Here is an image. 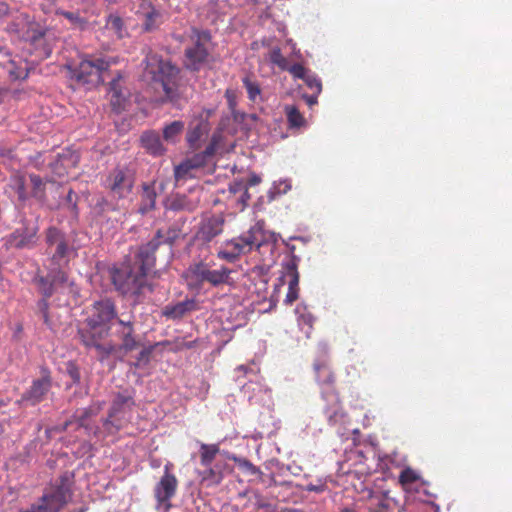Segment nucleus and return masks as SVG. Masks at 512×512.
<instances>
[{
  "mask_svg": "<svg viewBox=\"0 0 512 512\" xmlns=\"http://www.w3.org/2000/svg\"><path fill=\"white\" fill-rule=\"evenodd\" d=\"M114 334L120 341L119 346L115 345L116 350L114 352L119 350L128 353L141 346V341L135 334L134 325L131 321L117 319Z\"/></svg>",
  "mask_w": 512,
  "mask_h": 512,
  "instance_id": "dca6fc26",
  "label": "nucleus"
},
{
  "mask_svg": "<svg viewBox=\"0 0 512 512\" xmlns=\"http://www.w3.org/2000/svg\"><path fill=\"white\" fill-rule=\"evenodd\" d=\"M260 182V178L258 176H253L249 179V185H256Z\"/></svg>",
  "mask_w": 512,
  "mask_h": 512,
  "instance_id": "680f3d73",
  "label": "nucleus"
},
{
  "mask_svg": "<svg viewBox=\"0 0 512 512\" xmlns=\"http://www.w3.org/2000/svg\"><path fill=\"white\" fill-rule=\"evenodd\" d=\"M38 25L31 21L27 14L19 13L7 24L6 31L13 37L26 42Z\"/></svg>",
  "mask_w": 512,
  "mask_h": 512,
  "instance_id": "6ab92c4d",
  "label": "nucleus"
},
{
  "mask_svg": "<svg viewBox=\"0 0 512 512\" xmlns=\"http://www.w3.org/2000/svg\"><path fill=\"white\" fill-rule=\"evenodd\" d=\"M305 84L308 86L310 90H312L315 94H320L322 91V83L321 80L314 74L308 73L307 76L303 79Z\"/></svg>",
  "mask_w": 512,
  "mask_h": 512,
  "instance_id": "a18cd8bd",
  "label": "nucleus"
},
{
  "mask_svg": "<svg viewBox=\"0 0 512 512\" xmlns=\"http://www.w3.org/2000/svg\"><path fill=\"white\" fill-rule=\"evenodd\" d=\"M269 60L271 63L277 65L280 69H282V70L287 69L288 61L283 56L280 48L276 47L270 51Z\"/></svg>",
  "mask_w": 512,
  "mask_h": 512,
  "instance_id": "a19ab883",
  "label": "nucleus"
},
{
  "mask_svg": "<svg viewBox=\"0 0 512 512\" xmlns=\"http://www.w3.org/2000/svg\"><path fill=\"white\" fill-rule=\"evenodd\" d=\"M74 512H85V509L84 508H80L79 510H76Z\"/></svg>",
  "mask_w": 512,
  "mask_h": 512,
  "instance_id": "774afa93",
  "label": "nucleus"
},
{
  "mask_svg": "<svg viewBox=\"0 0 512 512\" xmlns=\"http://www.w3.org/2000/svg\"><path fill=\"white\" fill-rule=\"evenodd\" d=\"M4 95H5V90L0 87V104L3 102Z\"/></svg>",
  "mask_w": 512,
  "mask_h": 512,
  "instance_id": "69168bd1",
  "label": "nucleus"
},
{
  "mask_svg": "<svg viewBox=\"0 0 512 512\" xmlns=\"http://www.w3.org/2000/svg\"><path fill=\"white\" fill-rule=\"evenodd\" d=\"M17 194L20 200H25L27 198L24 179L22 177L17 179Z\"/></svg>",
  "mask_w": 512,
  "mask_h": 512,
  "instance_id": "5fc2aeb1",
  "label": "nucleus"
},
{
  "mask_svg": "<svg viewBox=\"0 0 512 512\" xmlns=\"http://www.w3.org/2000/svg\"><path fill=\"white\" fill-rule=\"evenodd\" d=\"M230 191L233 194H236L238 192H243V194L241 196V201L243 203H245L249 199L247 184H245L241 181H239V182L237 181V182H234L233 184H231Z\"/></svg>",
  "mask_w": 512,
  "mask_h": 512,
  "instance_id": "09e8293b",
  "label": "nucleus"
},
{
  "mask_svg": "<svg viewBox=\"0 0 512 512\" xmlns=\"http://www.w3.org/2000/svg\"><path fill=\"white\" fill-rule=\"evenodd\" d=\"M117 321L114 303L109 299L96 301L89 316L78 327V336L86 348H94L100 361L108 358L116 350L113 343H101L112 329V321Z\"/></svg>",
  "mask_w": 512,
  "mask_h": 512,
  "instance_id": "f03ea898",
  "label": "nucleus"
},
{
  "mask_svg": "<svg viewBox=\"0 0 512 512\" xmlns=\"http://www.w3.org/2000/svg\"><path fill=\"white\" fill-rule=\"evenodd\" d=\"M134 401L132 397L117 394L114 398L108 417L103 421V428L107 434L118 432L129 421Z\"/></svg>",
  "mask_w": 512,
  "mask_h": 512,
  "instance_id": "9d476101",
  "label": "nucleus"
},
{
  "mask_svg": "<svg viewBox=\"0 0 512 512\" xmlns=\"http://www.w3.org/2000/svg\"><path fill=\"white\" fill-rule=\"evenodd\" d=\"M341 512H358L353 508H344Z\"/></svg>",
  "mask_w": 512,
  "mask_h": 512,
  "instance_id": "338daca9",
  "label": "nucleus"
},
{
  "mask_svg": "<svg viewBox=\"0 0 512 512\" xmlns=\"http://www.w3.org/2000/svg\"><path fill=\"white\" fill-rule=\"evenodd\" d=\"M242 82L250 101L257 102L261 100V88L256 80L252 79L250 76H245Z\"/></svg>",
  "mask_w": 512,
  "mask_h": 512,
  "instance_id": "c9c22d12",
  "label": "nucleus"
},
{
  "mask_svg": "<svg viewBox=\"0 0 512 512\" xmlns=\"http://www.w3.org/2000/svg\"><path fill=\"white\" fill-rule=\"evenodd\" d=\"M110 62L103 58L84 57L78 64H68L70 78L78 84L97 86L105 81Z\"/></svg>",
  "mask_w": 512,
  "mask_h": 512,
  "instance_id": "423d86ee",
  "label": "nucleus"
},
{
  "mask_svg": "<svg viewBox=\"0 0 512 512\" xmlns=\"http://www.w3.org/2000/svg\"><path fill=\"white\" fill-rule=\"evenodd\" d=\"M150 249V246H139L133 254L125 257L119 266L111 268L112 283L122 295L138 298L149 288L148 275L156 262V257L148 254Z\"/></svg>",
  "mask_w": 512,
  "mask_h": 512,
  "instance_id": "f257e3e1",
  "label": "nucleus"
},
{
  "mask_svg": "<svg viewBox=\"0 0 512 512\" xmlns=\"http://www.w3.org/2000/svg\"><path fill=\"white\" fill-rule=\"evenodd\" d=\"M206 128H207V125L202 121H198L194 126L193 125L190 126V128L187 132V136H186L189 147H191V148L198 147V143H199L201 137L206 132Z\"/></svg>",
  "mask_w": 512,
  "mask_h": 512,
  "instance_id": "2f4dec72",
  "label": "nucleus"
},
{
  "mask_svg": "<svg viewBox=\"0 0 512 512\" xmlns=\"http://www.w3.org/2000/svg\"><path fill=\"white\" fill-rule=\"evenodd\" d=\"M319 94L313 93L312 95L305 96L306 102L309 106L315 105L317 103V98Z\"/></svg>",
  "mask_w": 512,
  "mask_h": 512,
  "instance_id": "bf43d9fd",
  "label": "nucleus"
},
{
  "mask_svg": "<svg viewBox=\"0 0 512 512\" xmlns=\"http://www.w3.org/2000/svg\"><path fill=\"white\" fill-rule=\"evenodd\" d=\"M225 224L226 219L223 214L202 218L194 235L195 241L202 246H209L224 232Z\"/></svg>",
  "mask_w": 512,
  "mask_h": 512,
  "instance_id": "4468645a",
  "label": "nucleus"
},
{
  "mask_svg": "<svg viewBox=\"0 0 512 512\" xmlns=\"http://www.w3.org/2000/svg\"><path fill=\"white\" fill-rule=\"evenodd\" d=\"M69 375L72 378L74 383H79L80 382V372H79L78 368H76V367L70 368L69 369Z\"/></svg>",
  "mask_w": 512,
  "mask_h": 512,
  "instance_id": "4d7b16f0",
  "label": "nucleus"
},
{
  "mask_svg": "<svg viewBox=\"0 0 512 512\" xmlns=\"http://www.w3.org/2000/svg\"><path fill=\"white\" fill-rule=\"evenodd\" d=\"M365 509L367 512H396V503L386 495H375L370 497Z\"/></svg>",
  "mask_w": 512,
  "mask_h": 512,
  "instance_id": "bb28decb",
  "label": "nucleus"
},
{
  "mask_svg": "<svg viewBox=\"0 0 512 512\" xmlns=\"http://www.w3.org/2000/svg\"><path fill=\"white\" fill-rule=\"evenodd\" d=\"M172 463H167L164 466V474L160 481L154 487V497L157 501V509L163 508L164 512H168L171 507V499L176 495L178 488V480L172 474Z\"/></svg>",
  "mask_w": 512,
  "mask_h": 512,
  "instance_id": "ddd939ff",
  "label": "nucleus"
},
{
  "mask_svg": "<svg viewBox=\"0 0 512 512\" xmlns=\"http://www.w3.org/2000/svg\"><path fill=\"white\" fill-rule=\"evenodd\" d=\"M420 476L418 473L412 468H405L401 471L399 475V482L403 485H410L419 480Z\"/></svg>",
  "mask_w": 512,
  "mask_h": 512,
  "instance_id": "79ce46f5",
  "label": "nucleus"
},
{
  "mask_svg": "<svg viewBox=\"0 0 512 512\" xmlns=\"http://www.w3.org/2000/svg\"><path fill=\"white\" fill-rule=\"evenodd\" d=\"M156 191L154 188V183H144L142 185V195H141V204L139 207V212L141 214H146L155 208L156 204Z\"/></svg>",
  "mask_w": 512,
  "mask_h": 512,
  "instance_id": "c85d7f7f",
  "label": "nucleus"
},
{
  "mask_svg": "<svg viewBox=\"0 0 512 512\" xmlns=\"http://www.w3.org/2000/svg\"><path fill=\"white\" fill-rule=\"evenodd\" d=\"M136 171L128 165H118L105 178L104 187L115 199H126L133 191Z\"/></svg>",
  "mask_w": 512,
  "mask_h": 512,
  "instance_id": "6e6552de",
  "label": "nucleus"
},
{
  "mask_svg": "<svg viewBox=\"0 0 512 512\" xmlns=\"http://www.w3.org/2000/svg\"><path fill=\"white\" fill-rule=\"evenodd\" d=\"M8 63L11 65V68H9V74L13 79H19L26 76L22 71L14 69V61L12 59L9 58Z\"/></svg>",
  "mask_w": 512,
  "mask_h": 512,
  "instance_id": "6e6d98bb",
  "label": "nucleus"
},
{
  "mask_svg": "<svg viewBox=\"0 0 512 512\" xmlns=\"http://www.w3.org/2000/svg\"><path fill=\"white\" fill-rule=\"evenodd\" d=\"M75 483L74 473L65 471L59 478L51 485L50 489L54 491L63 500L69 503L72 500L74 491L73 486Z\"/></svg>",
  "mask_w": 512,
  "mask_h": 512,
  "instance_id": "b1692460",
  "label": "nucleus"
},
{
  "mask_svg": "<svg viewBox=\"0 0 512 512\" xmlns=\"http://www.w3.org/2000/svg\"><path fill=\"white\" fill-rule=\"evenodd\" d=\"M196 171L197 170L187 159L184 160L174 168V177L176 184H178L181 181H186L188 179L194 178L196 176Z\"/></svg>",
  "mask_w": 512,
  "mask_h": 512,
  "instance_id": "7c9ffc66",
  "label": "nucleus"
},
{
  "mask_svg": "<svg viewBox=\"0 0 512 512\" xmlns=\"http://www.w3.org/2000/svg\"><path fill=\"white\" fill-rule=\"evenodd\" d=\"M314 318L311 314H302L298 319V324L304 331L307 338H310L313 329Z\"/></svg>",
  "mask_w": 512,
  "mask_h": 512,
  "instance_id": "37998d69",
  "label": "nucleus"
},
{
  "mask_svg": "<svg viewBox=\"0 0 512 512\" xmlns=\"http://www.w3.org/2000/svg\"><path fill=\"white\" fill-rule=\"evenodd\" d=\"M184 129V122L176 120L163 128V138L170 143H175Z\"/></svg>",
  "mask_w": 512,
  "mask_h": 512,
  "instance_id": "473e14b6",
  "label": "nucleus"
},
{
  "mask_svg": "<svg viewBox=\"0 0 512 512\" xmlns=\"http://www.w3.org/2000/svg\"><path fill=\"white\" fill-rule=\"evenodd\" d=\"M316 382L321 387L332 388L336 382V375L327 359H316L313 363Z\"/></svg>",
  "mask_w": 512,
  "mask_h": 512,
  "instance_id": "5701e85b",
  "label": "nucleus"
},
{
  "mask_svg": "<svg viewBox=\"0 0 512 512\" xmlns=\"http://www.w3.org/2000/svg\"><path fill=\"white\" fill-rule=\"evenodd\" d=\"M35 235L36 233L30 231L28 228L16 229L7 237L6 246L16 249L33 247L35 244Z\"/></svg>",
  "mask_w": 512,
  "mask_h": 512,
  "instance_id": "393cba45",
  "label": "nucleus"
},
{
  "mask_svg": "<svg viewBox=\"0 0 512 512\" xmlns=\"http://www.w3.org/2000/svg\"><path fill=\"white\" fill-rule=\"evenodd\" d=\"M38 288L40 292L43 294L44 299L39 302V308L42 312L43 319L47 323L48 322V302L47 299L51 297L54 293L55 286L51 282L48 274L46 276H41L36 279Z\"/></svg>",
  "mask_w": 512,
  "mask_h": 512,
  "instance_id": "a878e982",
  "label": "nucleus"
},
{
  "mask_svg": "<svg viewBox=\"0 0 512 512\" xmlns=\"http://www.w3.org/2000/svg\"><path fill=\"white\" fill-rule=\"evenodd\" d=\"M293 77L298 79H304L309 71L299 63L293 64L292 66L287 65L286 69Z\"/></svg>",
  "mask_w": 512,
  "mask_h": 512,
  "instance_id": "de8ad7c7",
  "label": "nucleus"
},
{
  "mask_svg": "<svg viewBox=\"0 0 512 512\" xmlns=\"http://www.w3.org/2000/svg\"><path fill=\"white\" fill-rule=\"evenodd\" d=\"M213 51L212 36L208 30L192 27L189 34V44L184 50V67L198 72L211 58Z\"/></svg>",
  "mask_w": 512,
  "mask_h": 512,
  "instance_id": "39448f33",
  "label": "nucleus"
},
{
  "mask_svg": "<svg viewBox=\"0 0 512 512\" xmlns=\"http://www.w3.org/2000/svg\"><path fill=\"white\" fill-rule=\"evenodd\" d=\"M67 252H68V244L65 241V239H62V240H60V242H58L56 244V251L53 255V260L56 258L65 257L67 255Z\"/></svg>",
  "mask_w": 512,
  "mask_h": 512,
  "instance_id": "864d4df0",
  "label": "nucleus"
},
{
  "mask_svg": "<svg viewBox=\"0 0 512 512\" xmlns=\"http://www.w3.org/2000/svg\"><path fill=\"white\" fill-rule=\"evenodd\" d=\"M222 139L223 136L221 133H214L211 137L210 143L207 145L205 150L201 153L193 155L187 160L194 166L196 170L206 166L210 161H212L222 142Z\"/></svg>",
  "mask_w": 512,
  "mask_h": 512,
  "instance_id": "aec40b11",
  "label": "nucleus"
},
{
  "mask_svg": "<svg viewBox=\"0 0 512 512\" xmlns=\"http://www.w3.org/2000/svg\"><path fill=\"white\" fill-rule=\"evenodd\" d=\"M101 409V406H90L88 408L82 409L80 411V414L76 415L77 418V424L79 427H83L87 430H92V427L90 426L89 419L93 416H96Z\"/></svg>",
  "mask_w": 512,
  "mask_h": 512,
  "instance_id": "f704fd0d",
  "label": "nucleus"
},
{
  "mask_svg": "<svg viewBox=\"0 0 512 512\" xmlns=\"http://www.w3.org/2000/svg\"><path fill=\"white\" fill-rule=\"evenodd\" d=\"M200 195V188L191 189L188 194H173L165 203L166 210L192 212L200 204Z\"/></svg>",
  "mask_w": 512,
  "mask_h": 512,
  "instance_id": "f3484780",
  "label": "nucleus"
},
{
  "mask_svg": "<svg viewBox=\"0 0 512 512\" xmlns=\"http://www.w3.org/2000/svg\"><path fill=\"white\" fill-rule=\"evenodd\" d=\"M62 239H64V237L60 230L55 227L48 228L46 232V241L49 245L57 244Z\"/></svg>",
  "mask_w": 512,
  "mask_h": 512,
  "instance_id": "8fccbe9b",
  "label": "nucleus"
},
{
  "mask_svg": "<svg viewBox=\"0 0 512 512\" xmlns=\"http://www.w3.org/2000/svg\"><path fill=\"white\" fill-rule=\"evenodd\" d=\"M56 14L64 16L72 25L80 28H83L87 24V21L80 16L79 12L57 10Z\"/></svg>",
  "mask_w": 512,
  "mask_h": 512,
  "instance_id": "4c0bfd02",
  "label": "nucleus"
},
{
  "mask_svg": "<svg viewBox=\"0 0 512 512\" xmlns=\"http://www.w3.org/2000/svg\"><path fill=\"white\" fill-rule=\"evenodd\" d=\"M186 218L180 217L176 219L168 228L163 229L160 228L156 231L155 236L146 244L142 246H150L151 251H148V254L152 257H156L155 253L158 248L162 244L169 245L170 252L172 251V246L180 239H184L186 233L183 231L184 226L186 224Z\"/></svg>",
  "mask_w": 512,
  "mask_h": 512,
  "instance_id": "f8f14e48",
  "label": "nucleus"
},
{
  "mask_svg": "<svg viewBox=\"0 0 512 512\" xmlns=\"http://www.w3.org/2000/svg\"><path fill=\"white\" fill-rule=\"evenodd\" d=\"M52 388V377L47 368L41 369V377L34 379L15 404L19 407L36 406L43 402Z\"/></svg>",
  "mask_w": 512,
  "mask_h": 512,
  "instance_id": "9b49d317",
  "label": "nucleus"
},
{
  "mask_svg": "<svg viewBox=\"0 0 512 512\" xmlns=\"http://www.w3.org/2000/svg\"><path fill=\"white\" fill-rule=\"evenodd\" d=\"M225 97L228 100L229 105L232 107L235 104V94L232 90H226Z\"/></svg>",
  "mask_w": 512,
  "mask_h": 512,
  "instance_id": "13d9d810",
  "label": "nucleus"
},
{
  "mask_svg": "<svg viewBox=\"0 0 512 512\" xmlns=\"http://www.w3.org/2000/svg\"><path fill=\"white\" fill-rule=\"evenodd\" d=\"M30 181L33 186V195L38 198H42L45 193L44 182L39 175L30 174Z\"/></svg>",
  "mask_w": 512,
  "mask_h": 512,
  "instance_id": "c03bdc74",
  "label": "nucleus"
},
{
  "mask_svg": "<svg viewBox=\"0 0 512 512\" xmlns=\"http://www.w3.org/2000/svg\"><path fill=\"white\" fill-rule=\"evenodd\" d=\"M53 41V33L38 25L26 43L30 45V54L34 55L37 61H42L51 55Z\"/></svg>",
  "mask_w": 512,
  "mask_h": 512,
  "instance_id": "2eb2a0df",
  "label": "nucleus"
},
{
  "mask_svg": "<svg viewBox=\"0 0 512 512\" xmlns=\"http://www.w3.org/2000/svg\"><path fill=\"white\" fill-rule=\"evenodd\" d=\"M234 461L238 464V466L241 469H244L245 471L249 472L252 475L260 472L258 467H256L254 464H252L249 460H247L245 458H236L235 457Z\"/></svg>",
  "mask_w": 512,
  "mask_h": 512,
  "instance_id": "3c124183",
  "label": "nucleus"
},
{
  "mask_svg": "<svg viewBox=\"0 0 512 512\" xmlns=\"http://www.w3.org/2000/svg\"><path fill=\"white\" fill-rule=\"evenodd\" d=\"M306 490L310 491V492H322L324 489H323V486H316L313 484H309L307 486Z\"/></svg>",
  "mask_w": 512,
  "mask_h": 512,
  "instance_id": "052dcab7",
  "label": "nucleus"
},
{
  "mask_svg": "<svg viewBox=\"0 0 512 512\" xmlns=\"http://www.w3.org/2000/svg\"><path fill=\"white\" fill-rule=\"evenodd\" d=\"M111 104L117 110L122 108L123 102L125 101L119 87V79H112L110 82Z\"/></svg>",
  "mask_w": 512,
  "mask_h": 512,
  "instance_id": "e433bc0d",
  "label": "nucleus"
},
{
  "mask_svg": "<svg viewBox=\"0 0 512 512\" xmlns=\"http://www.w3.org/2000/svg\"><path fill=\"white\" fill-rule=\"evenodd\" d=\"M152 352H153V346L143 348L137 357V362H136L135 366L139 367L142 365H146L150 360V356H151Z\"/></svg>",
  "mask_w": 512,
  "mask_h": 512,
  "instance_id": "603ef678",
  "label": "nucleus"
},
{
  "mask_svg": "<svg viewBox=\"0 0 512 512\" xmlns=\"http://www.w3.org/2000/svg\"><path fill=\"white\" fill-rule=\"evenodd\" d=\"M264 242L265 232L262 226L255 224L242 235L224 242L217 251V256L221 260L233 263L241 255L249 253L254 248H260Z\"/></svg>",
  "mask_w": 512,
  "mask_h": 512,
  "instance_id": "20e7f679",
  "label": "nucleus"
},
{
  "mask_svg": "<svg viewBox=\"0 0 512 512\" xmlns=\"http://www.w3.org/2000/svg\"><path fill=\"white\" fill-rule=\"evenodd\" d=\"M220 448L218 444L201 443L199 448L200 467L195 470L199 479V485L204 488H212L221 484L224 479V471L227 463L217 459Z\"/></svg>",
  "mask_w": 512,
  "mask_h": 512,
  "instance_id": "7ed1b4c3",
  "label": "nucleus"
},
{
  "mask_svg": "<svg viewBox=\"0 0 512 512\" xmlns=\"http://www.w3.org/2000/svg\"><path fill=\"white\" fill-rule=\"evenodd\" d=\"M325 414L327 416L328 424L331 426L340 424L344 421L346 414L336 394L333 395L331 405L325 408Z\"/></svg>",
  "mask_w": 512,
  "mask_h": 512,
  "instance_id": "c756f323",
  "label": "nucleus"
},
{
  "mask_svg": "<svg viewBox=\"0 0 512 512\" xmlns=\"http://www.w3.org/2000/svg\"><path fill=\"white\" fill-rule=\"evenodd\" d=\"M48 276L53 285L60 286L67 282V274L61 269H52L49 271Z\"/></svg>",
  "mask_w": 512,
  "mask_h": 512,
  "instance_id": "49530a36",
  "label": "nucleus"
},
{
  "mask_svg": "<svg viewBox=\"0 0 512 512\" xmlns=\"http://www.w3.org/2000/svg\"><path fill=\"white\" fill-rule=\"evenodd\" d=\"M68 503L50 488L46 489L37 503L19 512H59Z\"/></svg>",
  "mask_w": 512,
  "mask_h": 512,
  "instance_id": "a211bd4d",
  "label": "nucleus"
},
{
  "mask_svg": "<svg viewBox=\"0 0 512 512\" xmlns=\"http://www.w3.org/2000/svg\"><path fill=\"white\" fill-rule=\"evenodd\" d=\"M284 111L290 127L300 128L305 125V118L296 106L287 105L285 106Z\"/></svg>",
  "mask_w": 512,
  "mask_h": 512,
  "instance_id": "72a5a7b5",
  "label": "nucleus"
},
{
  "mask_svg": "<svg viewBox=\"0 0 512 512\" xmlns=\"http://www.w3.org/2000/svg\"><path fill=\"white\" fill-rule=\"evenodd\" d=\"M8 11V6L5 3H0V13L5 14Z\"/></svg>",
  "mask_w": 512,
  "mask_h": 512,
  "instance_id": "0e129e2a",
  "label": "nucleus"
},
{
  "mask_svg": "<svg viewBox=\"0 0 512 512\" xmlns=\"http://www.w3.org/2000/svg\"><path fill=\"white\" fill-rule=\"evenodd\" d=\"M145 75L152 81L161 84L167 97L174 95V83L178 75V69L169 61H164L156 54H149L145 59Z\"/></svg>",
  "mask_w": 512,
  "mask_h": 512,
  "instance_id": "0eeeda50",
  "label": "nucleus"
},
{
  "mask_svg": "<svg viewBox=\"0 0 512 512\" xmlns=\"http://www.w3.org/2000/svg\"><path fill=\"white\" fill-rule=\"evenodd\" d=\"M3 55V56H6V57H10V53L8 52V50L4 47H0V56Z\"/></svg>",
  "mask_w": 512,
  "mask_h": 512,
  "instance_id": "e2e57ef3",
  "label": "nucleus"
},
{
  "mask_svg": "<svg viewBox=\"0 0 512 512\" xmlns=\"http://www.w3.org/2000/svg\"><path fill=\"white\" fill-rule=\"evenodd\" d=\"M142 146L148 153L160 156L165 152L160 136L155 131H146L140 138Z\"/></svg>",
  "mask_w": 512,
  "mask_h": 512,
  "instance_id": "cd10ccee",
  "label": "nucleus"
},
{
  "mask_svg": "<svg viewBox=\"0 0 512 512\" xmlns=\"http://www.w3.org/2000/svg\"><path fill=\"white\" fill-rule=\"evenodd\" d=\"M188 273L191 280L197 285L209 283L217 287L223 284H229L232 269L224 265L214 268L212 262L199 261L190 265Z\"/></svg>",
  "mask_w": 512,
  "mask_h": 512,
  "instance_id": "1a4fd4ad",
  "label": "nucleus"
},
{
  "mask_svg": "<svg viewBox=\"0 0 512 512\" xmlns=\"http://www.w3.org/2000/svg\"><path fill=\"white\" fill-rule=\"evenodd\" d=\"M287 276L289 277L288 282V292L285 297V304L292 305L299 297V272L297 270L298 267V259L296 257H292L290 261L286 264Z\"/></svg>",
  "mask_w": 512,
  "mask_h": 512,
  "instance_id": "412c9836",
  "label": "nucleus"
},
{
  "mask_svg": "<svg viewBox=\"0 0 512 512\" xmlns=\"http://www.w3.org/2000/svg\"><path fill=\"white\" fill-rule=\"evenodd\" d=\"M106 28L113 31L119 38L123 37V20L116 15H110L107 19Z\"/></svg>",
  "mask_w": 512,
  "mask_h": 512,
  "instance_id": "ea45409f",
  "label": "nucleus"
},
{
  "mask_svg": "<svg viewBox=\"0 0 512 512\" xmlns=\"http://www.w3.org/2000/svg\"><path fill=\"white\" fill-rule=\"evenodd\" d=\"M198 308V303L195 299L186 298L183 301L166 305L162 314L168 319L179 320L188 313L198 310Z\"/></svg>",
  "mask_w": 512,
  "mask_h": 512,
  "instance_id": "4be33fe9",
  "label": "nucleus"
},
{
  "mask_svg": "<svg viewBox=\"0 0 512 512\" xmlns=\"http://www.w3.org/2000/svg\"><path fill=\"white\" fill-rule=\"evenodd\" d=\"M160 18V13L151 8L149 12L145 14L143 28L145 31H151L158 26V19Z\"/></svg>",
  "mask_w": 512,
  "mask_h": 512,
  "instance_id": "58836bf2",
  "label": "nucleus"
}]
</instances>
